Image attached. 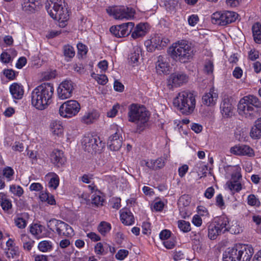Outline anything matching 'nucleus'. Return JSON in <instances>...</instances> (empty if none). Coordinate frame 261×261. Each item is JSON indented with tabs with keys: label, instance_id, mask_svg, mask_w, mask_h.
I'll return each instance as SVG.
<instances>
[{
	"label": "nucleus",
	"instance_id": "2",
	"mask_svg": "<svg viewBox=\"0 0 261 261\" xmlns=\"http://www.w3.org/2000/svg\"><path fill=\"white\" fill-rule=\"evenodd\" d=\"M150 114L143 105L132 103L128 107L129 122L135 124V132L141 133L148 126Z\"/></svg>",
	"mask_w": 261,
	"mask_h": 261
},
{
	"label": "nucleus",
	"instance_id": "30",
	"mask_svg": "<svg viewBox=\"0 0 261 261\" xmlns=\"http://www.w3.org/2000/svg\"><path fill=\"white\" fill-rule=\"evenodd\" d=\"M220 110L222 115L224 117H231L233 114V107L228 98L223 100L221 105Z\"/></svg>",
	"mask_w": 261,
	"mask_h": 261
},
{
	"label": "nucleus",
	"instance_id": "19",
	"mask_svg": "<svg viewBox=\"0 0 261 261\" xmlns=\"http://www.w3.org/2000/svg\"><path fill=\"white\" fill-rule=\"evenodd\" d=\"M134 27L133 22H127L121 25L113 26L110 31L117 37H123L127 36Z\"/></svg>",
	"mask_w": 261,
	"mask_h": 261
},
{
	"label": "nucleus",
	"instance_id": "43",
	"mask_svg": "<svg viewBox=\"0 0 261 261\" xmlns=\"http://www.w3.org/2000/svg\"><path fill=\"white\" fill-rule=\"evenodd\" d=\"M179 229L183 232H188L191 230V225L189 222L183 220L177 221Z\"/></svg>",
	"mask_w": 261,
	"mask_h": 261
},
{
	"label": "nucleus",
	"instance_id": "52",
	"mask_svg": "<svg viewBox=\"0 0 261 261\" xmlns=\"http://www.w3.org/2000/svg\"><path fill=\"white\" fill-rule=\"evenodd\" d=\"M190 197L187 195H184L179 198L178 204L183 206H187L190 204Z\"/></svg>",
	"mask_w": 261,
	"mask_h": 261
},
{
	"label": "nucleus",
	"instance_id": "17",
	"mask_svg": "<svg viewBox=\"0 0 261 261\" xmlns=\"http://www.w3.org/2000/svg\"><path fill=\"white\" fill-rule=\"evenodd\" d=\"M188 76L182 72H174L170 75L167 79V86L169 89L177 87L186 84Z\"/></svg>",
	"mask_w": 261,
	"mask_h": 261
},
{
	"label": "nucleus",
	"instance_id": "27",
	"mask_svg": "<svg viewBox=\"0 0 261 261\" xmlns=\"http://www.w3.org/2000/svg\"><path fill=\"white\" fill-rule=\"evenodd\" d=\"M150 41L153 47L161 49L167 45L169 40L162 34H157L151 39Z\"/></svg>",
	"mask_w": 261,
	"mask_h": 261
},
{
	"label": "nucleus",
	"instance_id": "15",
	"mask_svg": "<svg viewBox=\"0 0 261 261\" xmlns=\"http://www.w3.org/2000/svg\"><path fill=\"white\" fill-rule=\"evenodd\" d=\"M111 131L112 135L109 138L108 144L110 150L117 151L122 143V129L118 125L113 124L111 126Z\"/></svg>",
	"mask_w": 261,
	"mask_h": 261
},
{
	"label": "nucleus",
	"instance_id": "62",
	"mask_svg": "<svg viewBox=\"0 0 261 261\" xmlns=\"http://www.w3.org/2000/svg\"><path fill=\"white\" fill-rule=\"evenodd\" d=\"M92 203L97 206L102 205L103 198L99 195L94 194L92 196Z\"/></svg>",
	"mask_w": 261,
	"mask_h": 261
},
{
	"label": "nucleus",
	"instance_id": "21",
	"mask_svg": "<svg viewBox=\"0 0 261 261\" xmlns=\"http://www.w3.org/2000/svg\"><path fill=\"white\" fill-rule=\"evenodd\" d=\"M49 159L51 163L57 167L63 166L66 162L63 151L57 149L53 150L49 155Z\"/></svg>",
	"mask_w": 261,
	"mask_h": 261
},
{
	"label": "nucleus",
	"instance_id": "64",
	"mask_svg": "<svg viewBox=\"0 0 261 261\" xmlns=\"http://www.w3.org/2000/svg\"><path fill=\"white\" fill-rule=\"evenodd\" d=\"M192 223L197 227H199L202 223V219L198 215H195L192 218Z\"/></svg>",
	"mask_w": 261,
	"mask_h": 261
},
{
	"label": "nucleus",
	"instance_id": "33",
	"mask_svg": "<svg viewBox=\"0 0 261 261\" xmlns=\"http://www.w3.org/2000/svg\"><path fill=\"white\" fill-rule=\"evenodd\" d=\"M51 134L55 136H61L63 134L64 127L62 122L59 120H53L49 125Z\"/></svg>",
	"mask_w": 261,
	"mask_h": 261
},
{
	"label": "nucleus",
	"instance_id": "59",
	"mask_svg": "<svg viewBox=\"0 0 261 261\" xmlns=\"http://www.w3.org/2000/svg\"><path fill=\"white\" fill-rule=\"evenodd\" d=\"M42 185L38 182H33L30 186L29 187V189L31 191L39 192L42 190Z\"/></svg>",
	"mask_w": 261,
	"mask_h": 261
},
{
	"label": "nucleus",
	"instance_id": "9",
	"mask_svg": "<svg viewBox=\"0 0 261 261\" xmlns=\"http://www.w3.org/2000/svg\"><path fill=\"white\" fill-rule=\"evenodd\" d=\"M227 175L230 174L231 179L226 182V186L231 191L239 192L243 187L240 180L242 178L241 168L239 166H229L226 167Z\"/></svg>",
	"mask_w": 261,
	"mask_h": 261
},
{
	"label": "nucleus",
	"instance_id": "50",
	"mask_svg": "<svg viewBox=\"0 0 261 261\" xmlns=\"http://www.w3.org/2000/svg\"><path fill=\"white\" fill-rule=\"evenodd\" d=\"M128 255V251L126 249H120L115 255L117 260H123Z\"/></svg>",
	"mask_w": 261,
	"mask_h": 261
},
{
	"label": "nucleus",
	"instance_id": "53",
	"mask_svg": "<svg viewBox=\"0 0 261 261\" xmlns=\"http://www.w3.org/2000/svg\"><path fill=\"white\" fill-rule=\"evenodd\" d=\"M197 211L198 215H199L200 217L202 216L208 218L210 217V214L207 209L205 207L202 205L198 206L197 207Z\"/></svg>",
	"mask_w": 261,
	"mask_h": 261
},
{
	"label": "nucleus",
	"instance_id": "18",
	"mask_svg": "<svg viewBox=\"0 0 261 261\" xmlns=\"http://www.w3.org/2000/svg\"><path fill=\"white\" fill-rule=\"evenodd\" d=\"M169 157V154H164V156L155 160H145L141 162V165L151 170H157L165 166V162Z\"/></svg>",
	"mask_w": 261,
	"mask_h": 261
},
{
	"label": "nucleus",
	"instance_id": "34",
	"mask_svg": "<svg viewBox=\"0 0 261 261\" xmlns=\"http://www.w3.org/2000/svg\"><path fill=\"white\" fill-rule=\"evenodd\" d=\"M29 217L27 213L17 215L14 219L15 225L20 229L24 228L28 224Z\"/></svg>",
	"mask_w": 261,
	"mask_h": 261
},
{
	"label": "nucleus",
	"instance_id": "63",
	"mask_svg": "<svg viewBox=\"0 0 261 261\" xmlns=\"http://www.w3.org/2000/svg\"><path fill=\"white\" fill-rule=\"evenodd\" d=\"M142 232L144 234H148L151 232L150 224L148 222H144L142 224Z\"/></svg>",
	"mask_w": 261,
	"mask_h": 261
},
{
	"label": "nucleus",
	"instance_id": "46",
	"mask_svg": "<svg viewBox=\"0 0 261 261\" xmlns=\"http://www.w3.org/2000/svg\"><path fill=\"white\" fill-rule=\"evenodd\" d=\"M14 174V170L10 167H6L3 170V175L8 181L12 180Z\"/></svg>",
	"mask_w": 261,
	"mask_h": 261
},
{
	"label": "nucleus",
	"instance_id": "10",
	"mask_svg": "<svg viewBox=\"0 0 261 261\" xmlns=\"http://www.w3.org/2000/svg\"><path fill=\"white\" fill-rule=\"evenodd\" d=\"M239 17L238 13L232 11H221L214 13L211 16L213 23L225 26L235 22Z\"/></svg>",
	"mask_w": 261,
	"mask_h": 261
},
{
	"label": "nucleus",
	"instance_id": "61",
	"mask_svg": "<svg viewBox=\"0 0 261 261\" xmlns=\"http://www.w3.org/2000/svg\"><path fill=\"white\" fill-rule=\"evenodd\" d=\"M189 170V167L187 165H183L181 167H179L178 172V175L180 177L185 176L187 172Z\"/></svg>",
	"mask_w": 261,
	"mask_h": 261
},
{
	"label": "nucleus",
	"instance_id": "28",
	"mask_svg": "<svg viewBox=\"0 0 261 261\" xmlns=\"http://www.w3.org/2000/svg\"><path fill=\"white\" fill-rule=\"evenodd\" d=\"M10 93L14 99H20L24 94V88L23 86L17 83L12 84L9 87Z\"/></svg>",
	"mask_w": 261,
	"mask_h": 261
},
{
	"label": "nucleus",
	"instance_id": "11",
	"mask_svg": "<svg viewBox=\"0 0 261 261\" xmlns=\"http://www.w3.org/2000/svg\"><path fill=\"white\" fill-rule=\"evenodd\" d=\"M81 109V105L77 101L68 100L59 107V114L64 118H71L77 115Z\"/></svg>",
	"mask_w": 261,
	"mask_h": 261
},
{
	"label": "nucleus",
	"instance_id": "41",
	"mask_svg": "<svg viewBox=\"0 0 261 261\" xmlns=\"http://www.w3.org/2000/svg\"><path fill=\"white\" fill-rule=\"evenodd\" d=\"M9 191L13 195L18 197H21L24 193L22 188L19 185H10Z\"/></svg>",
	"mask_w": 261,
	"mask_h": 261
},
{
	"label": "nucleus",
	"instance_id": "24",
	"mask_svg": "<svg viewBox=\"0 0 261 261\" xmlns=\"http://www.w3.org/2000/svg\"><path fill=\"white\" fill-rule=\"evenodd\" d=\"M170 65L167 58L159 56L155 63V69L158 74H167L170 71Z\"/></svg>",
	"mask_w": 261,
	"mask_h": 261
},
{
	"label": "nucleus",
	"instance_id": "7",
	"mask_svg": "<svg viewBox=\"0 0 261 261\" xmlns=\"http://www.w3.org/2000/svg\"><path fill=\"white\" fill-rule=\"evenodd\" d=\"M254 250L252 247L245 244H236L225 252L224 261H250Z\"/></svg>",
	"mask_w": 261,
	"mask_h": 261
},
{
	"label": "nucleus",
	"instance_id": "39",
	"mask_svg": "<svg viewBox=\"0 0 261 261\" xmlns=\"http://www.w3.org/2000/svg\"><path fill=\"white\" fill-rule=\"evenodd\" d=\"M6 255L10 261H14L15 259H17L19 256L18 247L7 248Z\"/></svg>",
	"mask_w": 261,
	"mask_h": 261
},
{
	"label": "nucleus",
	"instance_id": "56",
	"mask_svg": "<svg viewBox=\"0 0 261 261\" xmlns=\"http://www.w3.org/2000/svg\"><path fill=\"white\" fill-rule=\"evenodd\" d=\"M12 202L11 200L7 197L5 201L1 204L2 209L4 211H8L12 208Z\"/></svg>",
	"mask_w": 261,
	"mask_h": 261
},
{
	"label": "nucleus",
	"instance_id": "4",
	"mask_svg": "<svg viewBox=\"0 0 261 261\" xmlns=\"http://www.w3.org/2000/svg\"><path fill=\"white\" fill-rule=\"evenodd\" d=\"M168 53L174 60L185 63L193 59L195 50L191 43L181 40L172 44L169 48Z\"/></svg>",
	"mask_w": 261,
	"mask_h": 261
},
{
	"label": "nucleus",
	"instance_id": "16",
	"mask_svg": "<svg viewBox=\"0 0 261 261\" xmlns=\"http://www.w3.org/2000/svg\"><path fill=\"white\" fill-rule=\"evenodd\" d=\"M74 89V83L71 80H65L60 84L57 88V96L61 100L69 98Z\"/></svg>",
	"mask_w": 261,
	"mask_h": 261
},
{
	"label": "nucleus",
	"instance_id": "5",
	"mask_svg": "<svg viewBox=\"0 0 261 261\" xmlns=\"http://www.w3.org/2000/svg\"><path fill=\"white\" fill-rule=\"evenodd\" d=\"M45 7L49 16L58 20L60 27L66 25L69 14L64 0H47Z\"/></svg>",
	"mask_w": 261,
	"mask_h": 261
},
{
	"label": "nucleus",
	"instance_id": "1",
	"mask_svg": "<svg viewBox=\"0 0 261 261\" xmlns=\"http://www.w3.org/2000/svg\"><path fill=\"white\" fill-rule=\"evenodd\" d=\"M54 94L53 84L44 83L34 88L31 93V103L37 110L46 109L52 103Z\"/></svg>",
	"mask_w": 261,
	"mask_h": 261
},
{
	"label": "nucleus",
	"instance_id": "44",
	"mask_svg": "<svg viewBox=\"0 0 261 261\" xmlns=\"http://www.w3.org/2000/svg\"><path fill=\"white\" fill-rule=\"evenodd\" d=\"M94 251L97 255H103L107 254L106 243H97L94 247Z\"/></svg>",
	"mask_w": 261,
	"mask_h": 261
},
{
	"label": "nucleus",
	"instance_id": "45",
	"mask_svg": "<svg viewBox=\"0 0 261 261\" xmlns=\"http://www.w3.org/2000/svg\"><path fill=\"white\" fill-rule=\"evenodd\" d=\"M247 202L249 205L252 206L258 207L260 204L258 198L254 194H250L248 196Z\"/></svg>",
	"mask_w": 261,
	"mask_h": 261
},
{
	"label": "nucleus",
	"instance_id": "14",
	"mask_svg": "<svg viewBox=\"0 0 261 261\" xmlns=\"http://www.w3.org/2000/svg\"><path fill=\"white\" fill-rule=\"evenodd\" d=\"M82 144L85 150L91 153L100 151L105 147V143L100 141L98 137L90 135L84 136Z\"/></svg>",
	"mask_w": 261,
	"mask_h": 261
},
{
	"label": "nucleus",
	"instance_id": "13",
	"mask_svg": "<svg viewBox=\"0 0 261 261\" xmlns=\"http://www.w3.org/2000/svg\"><path fill=\"white\" fill-rule=\"evenodd\" d=\"M107 12L116 19L129 20L134 17L135 10L127 7H109Z\"/></svg>",
	"mask_w": 261,
	"mask_h": 261
},
{
	"label": "nucleus",
	"instance_id": "51",
	"mask_svg": "<svg viewBox=\"0 0 261 261\" xmlns=\"http://www.w3.org/2000/svg\"><path fill=\"white\" fill-rule=\"evenodd\" d=\"M120 109V105L118 103L114 105L112 109H111L107 114V117L109 118H113L117 115L119 109Z\"/></svg>",
	"mask_w": 261,
	"mask_h": 261
},
{
	"label": "nucleus",
	"instance_id": "49",
	"mask_svg": "<svg viewBox=\"0 0 261 261\" xmlns=\"http://www.w3.org/2000/svg\"><path fill=\"white\" fill-rule=\"evenodd\" d=\"M242 230V227L237 223L232 225L230 227H229V225H228V229L227 231H229L231 233L239 234L241 233Z\"/></svg>",
	"mask_w": 261,
	"mask_h": 261
},
{
	"label": "nucleus",
	"instance_id": "12",
	"mask_svg": "<svg viewBox=\"0 0 261 261\" xmlns=\"http://www.w3.org/2000/svg\"><path fill=\"white\" fill-rule=\"evenodd\" d=\"M48 228L62 237H71L74 234L72 228L65 222L56 219H52L47 223Z\"/></svg>",
	"mask_w": 261,
	"mask_h": 261
},
{
	"label": "nucleus",
	"instance_id": "3",
	"mask_svg": "<svg viewBox=\"0 0 261 261\" xmlns=\"http://www.w3.org/2000/svg\"><path fill=\"white\" fill-rule=\"evenodd\" d=\"M238 111L242 116L253 119L260 114L261 102L253 95L245 96L240 100Z\"/></svg>",
	"mask_w": 261,
	"mask_h": 261
},
{
	"label": "nucleus",
	"instance_id": "32",
	"mask_svg": "<svg viewBox=\"0 0 261 261\" xmlns=\"http://www.w3.org/2000/svg\"><path fill=\"white\" fill-rule=\"evenodd\" d=\"M250 136L254 140L261 139V117L258 118L250 131Z\"/></svg>",
	"mask_w": 261,
	"mask_h": 261
},
{
	"label": "nucleus",
	"instance_id": "22",
	"mask_svg": "<svg viewBox=\"0 0 261 261\" xmlns=\"http://www.w3.org/2000/svg\"><path fill=\"white\" fill-rule=\"evenodd\" d=\"M41 0H23L22 8L28 13H33L38 11L42 6Z\"/></svg>",
	"mask_w": 261,
	"mask_h": 261
},
{
	"label": "nucleus",
	"instance_id": "38",
	"mask_svg": "<svg viewBox=\"0 0 261 261\" xmlns=\"http://www.w3.org/2000/svg\"><path fill=\"white\" fill-rule=\"evenodd\" d=\"M254 40L257 43H261V24L255 23L252 27Z\"/></svg>",
	"mask_w": 261,
	"mask_h": 261
},
{
	"label": "nucleus",
	"instance_id": "40",
	"mask_svg": "<svg viewBox=\"0 0 261 261\" xmlns=\"http://www.w3.org/2000/svg\"><path fill=\"white\" fill-rule=\"evenodd\" d=\"M97 229L101 235L106 236L111 229V225L108 222L102 221L98 225Z\"/></svg>",
	"mask_w": 261,
	"mask_h": 261
},
{
	"label": "nucleus",
	"instance_id": "8",
	"mask_svg": "<svg viewBox=\"0 0 261 261\" xmlns=\"http://www.w3.org/2000/svg\"><path fill=\"white\" fill-rule=\"evenodd\" d=\"M229 219L221 216L214 219L208 227V237L211 240L216 239L218 236L228 230Z\"/></svg>",
	"mask_w": 261,
	"mask_h": 261
},
{
	"label": "nucleus",
	"instance_id": "25",
	"mask_svg": "<svg viewBox=\"0 0 261 261\" xmlns=\"http://www.w3.org/2000/svg\"><path fill=\"white\" fill-rule=\"evenodd\" d=\"M142 60V49L138 46L134 47L128 57V62L133 66H138Z\"/></svg>",
	"mask_w": 261,
	"mask_h": 261
},
{
	"label": "nucleus",
	"instance_id": "29",
	"mask_svg": "<svg viewBox=\"0 0 261 261\" xmlns=\"http://www.w3.org/2000/svg\"><path fill=\"white\" fill-rule=\"evenodd\" d=\"M120 218L121 222L125 225H132L135 222L132 213L127 208H123L120 211Z\"/></svg>",
	"mask_w": 261,
	"mask_h": 261
},
{
	"label": "nucleus",
	"instance_id": "57",
	"mask_svg": "<svg viewBox=\"0 0 261 261\" xmlns=\"http://www.w3.org/2000/svg\"><path fill=\"white\" fill-rule=\"evenodd\" d=\"M259 58V52L255 49H252L248 53V59L250 60L254 61Z\"/></svg>",
	"mask_w": 261,
	"mask_h": 261
},
{
	"label": "nucleus",
	"instance_id": "47",
	"mask_svg": "<svg viewBox=\"0 0 261 261\" xmlns=\"http://www.w3.org/2000/svg\"><path fill=\"white\" fill-rule=\"evenodd\" d=\"M64 55L67 58H72L75 55V51L73 47L69 45L64 46Z\"/></svg>",
	"mask_w": 261,
	"mask_h": 261
},
{
	"label": "nucleus",
	"instance_id": "6",
	"mask_svg": "<svg viewBox=\"0 0 261 261\" xmlns=\"http://www.w3.org/2000/svg\"><path fill=\"white\" fill-rule=\"evenodd\" d=\"M195 95L192 92L181 91L174 98L173 105L183 114H191L195 108Z\"/></svg>",
	"mask_w": 261,
	"mask_h": 261
},
{
	"label": "nucleus",
	"instance_id": "55",
	"mask_svg": "<svg viewBox=\"0 0 261 261\" xmlns=\"http://www.w3.org/2000/svg\"><path fill=\"white\" fill-rule=\"evenodd\" d=\"M204 70L207 74L212 73L214 70L213 63L210 61H206L204 64Z\"/></svg>",
	"mask_w": 261,
	"mask_h": 261
},
{
	"label": "nucleus",
	"instance_id": "31",
	"mask_svg": "<svg viewBox=\"0 0 261 261\" xmlns=\"http://www.w3.org/2000/svg\"><path fill=\"white\" fill-rule=\"evenodd\" d=\"M45 179L48 181V187L53 190H56L59 185V176L54 172H49L45 176Z\"/></svg>",
	"mask_w": 261,
	"mask_h": 261
},
{
	"label": "nucleus",
	"instance_id": "58",
	"mask_svg": "<svg viewBox=\"0 0 261 261\" xmlns=\"http://www.w3.org/2000/svg\"><path fill=\"white\" fill-rule=\"evenodd\" d=\"M93 179V175L92 174H85L83 176L80 177V180L82 181L85 184H90L92 182V180Z\"/></svg>",
	"mask_w": 261,
	"mask_h": 261
},
{
	"label": "nucleus",
	"instance_id": "23",
	"mask_svg": "<svg viewBox=\"0 0 261 261\" xmlns=\"http://www.w3.org/2000/svg\"><path fill=\"white\" fill-rule=\"evenodd\" d=\"M100 114L95 109L89 110L85 112L81 117V122L85 124H90L96 122L99 118Z\"/></svg>",
	"mask_w": 261,
	"mask_h": 261
},
{
	"label": "nucleus",
	"instance_id": "54",
	"mask_svg": "<svg viewBox=\"0 0 261 261\" xmlns=\"http://www.w3.org/2000/svg\"><path fill=\"white\" fill-rule=\"evenodd\" d=\"M188 21L190 26L194 27L199 21V17L197 15L192 14L188 17Z\"/></svg>",
	"mask_w": 261,
	"mask_h": 261
},
{
	"label": "nucleus",
	"instance_id": "35",
	"mask_svg": "<svg viewBox=\"0 0 261 261\" xmlns=\"http://www.w3.org/2000/svg\"><path fill=\"white\" fill-rule=\"evenodd\" d=\"M44 228L43 225L38 223H33L29 226L30 233L37 239L43 237V230Z\"/></svg>",
	"mask_w": 261,
	"mask_h": 261
},
{
	"label": "nucleus",
	"instance_id": "26",
	"mask_svg": "<svg viewBox=\"0 0 261 261\" xmlns=\"http://www.w3.org/2000/svg\"><path fill=\"white\" fill-rule=\"evenodd\" d=\"M218 97V94L214 88H211L208 92L205 93L202 96V102L207 106L213 107L216 105Z\"/></svg>",
	"mask_w": 261,
	"mask_h": 261
},
{
	"label": "nucleus",
	"instance_id": "48",
	"mask_svg": "<svg viewBox=\"0 0 261 261\" xmlns=\"http://www.w3.org/2000/svg\"><path fill=\"white\" fill-rule=\"evenodd\" d=\"M92 77L100 85H105L108 81V77L105 74H94Z\"/></svg>",
	"mask_w": 261,
	"mask_h": 261
},
{
	"label": "nucleus",
	"instance_id": "42",
	"mask_svg": "<svg viewBox=\"0 0 261 261\" xmlns=\"http://www.w3.org/2000/svg\"><path fill=\"white\" fill-rule=\"evenodd\" d=\"M38 248L43 252L49 251L52 248V243L50 241L44 240L38 244Z\"/></svg>",
	"mask_w": 261,
	"mask_h": 261
},
{
	"label": "nucleus",
	"instance_id": "60",
	"mask_svg": "<svg viewBox=\"0 0 261 261\" xmlns=\"http://www.w3.org/2000/svg\"><path fill=\"white\" fill-rule=\"evenodd\" d=\"M77 48L78 53L82 56L85 55L87 53V47L86 45L82 43H79L77 44Z\"/></svg>",
	"mask_w": 261,
	"mask_h": 261
},
{
	"label": "nucleus",
	"instance_id": "36",
	"mask_svg": "<svg viewBox=\"0 0 261 261\" xmlns=\"http://www.w3.org/2000/svg\"><path fill=\"white\" fill-rule=\"evenodd\" d=\"M147 27L148 25L146 23L138 24L133 32L132 37L136 39L144 36L147 33Z\"/></svg>",
	"mask_w": 261,
	"mask_h": 261
},
{
	"label": "nucleus",
	"instance_id": "20",
	"mask_svg": "<svg viewBox=\"0 0 261 261\" xmlns=\"http://www.w3.org/2000/svg\"><path fill=\"white\" fill-rule=\"evenodd\" d=\"M231 153L239 156H247L253 157L255 152L253 148L245 144H238L231 147L230 149Z\"/></svg>",
	"mask_w": 261,
	"mask_h": 261
},
{
	"label": "nucleus",
	"instance_id": "37",
	"mask_svg": "<svg viewBox=\"0 0 261 261\" xmlns=\"http://www.w3.org/2000/svg\"><path fill=\"white\" fill-rule=\"evenodd\" d=\"M21 240L23 243V249L27 251H30L35 244V241L25 234L21 235Z\"/></svg>",
	"mask_w": 261,
	"mask_h": 261
}]
</instances>
